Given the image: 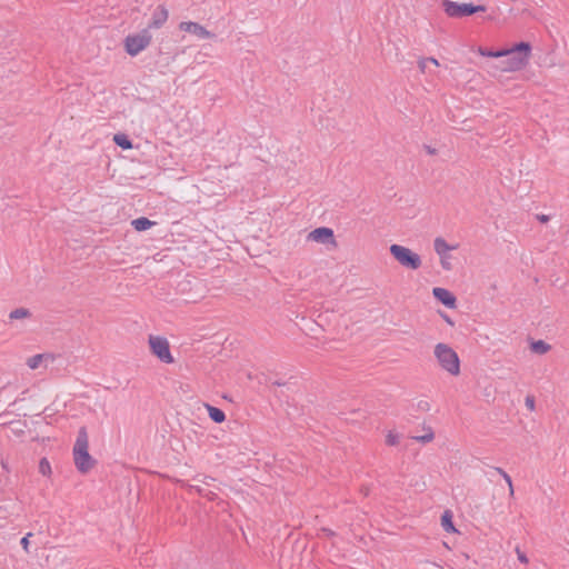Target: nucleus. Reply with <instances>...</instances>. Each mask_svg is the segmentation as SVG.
Segmentation results:
<instances>
[{"label":"nucleus","instance_id":"29","mask_svg":"<svg viewBox=\"0 0 569 569\" xmlns=\"http://www.w3.org/2000/svg\"><path fill=\"white\" fill-rule=\"evenodd\" d=\"M517 551V556H518V560L522 563H528L529 562V559L528 557L526 556L525 552L520 551L519 548L516 549Z\"/></svg>","mask_w":569,"mask_h":569},{"label":"nucleus","instance_id":"11","mask_svg":"<svg viewBox=\"0 0 569 569\" xmlns=\"http://www.w3.org/2000/svg\"><path fill=\"white\" fill-rule=\"evenodd\" d=\"M168 19V10L163 4H159L153 11L152 18L146 29H159Z\"/></svg>","mask_w":569,"mask_h":569},{"label":"nucleus","instance_id":"15","mask_svg":"<svg viewBox=\"0 0 569 569\" xmlns=\"http://www.w3.org/2000/svg\"><path fill=\"white\" fill-rule=\"evenodd\" d=\"M433 248L440 258H443V254H448V251L453 249V247L449 246L448 242L441 237L435 239Z\"/></svg>","mask_w":569,"mask_h":569},{"label":"nucleus","instance_id":"13","mask_svg":"<svg viewBox=\"0 0 569 569\" xmlns=\"http://www.w3.org/2000/svg\"><path fill=\"white\" fill-rule=\"evenodd\" d=\"M209 418L216 423H222L226 420V413L218 407L206 403Z\"/></svg>","mask_w":569,"mask_h":569},{"label":"nucleus","instance_id":"26","mask_svg":"<svg viewBox=\"0 0 569 569\" xmlns=\"http://www.w3.org/2000/svg\"><path fill=\"white\" fill-rule=\"evenodd\" d=\"M449 258H450L449 254H443V258H440V264H441V267L445 270H451L452 269V266H451V263L449 261Z\"/></svg>","mask_w":569,"mask_h":569},{"label":"nucleus","instance_id":"4","mask_svg":"<svg viewBox=\"0 0 569 569\" xmlns=\"http://www.w3.org/2000/svg\"><path fill=\"white\" fill-rule=\"evenodd\" d=\"M441 8L449 18L453 19H461L487 11L485 4H475L472 2L459 3L451 0H442Z\"/></svg>","mask_w":569,"mask_h":569},{"label":"nucleus","instance_id":"38","mask_svg":"<svg viewBox=\"0 0 569 569\" xmlns=\"http://www.w3.org/2000/svg\"><path fill=\"white\" fill-rule=\"evenodd\" d=\"M361 490L363 491V493H365L366 496H367V495H368V492H369L368 488H366L365 490H363V489H361Z\"/></svg>","mask_w":569,"mask_h":569},{"label":"nucleus","instance_id":"14","mask_svg":"<svg viewBox=\"0 0 569 569\" xmlns=\"http://www.w3.org/2000/svg\"><path fill=\"white\" fill-rule=\"evenodd\" d=\"M153 224H156L154 221H151L149 218L147 217H139L137 219H133L131 221V226L134 228V230L137 231H146L148 229H150Z\"/></svg>","mask_w":569,"mask_h":569},{"label":"nucleus","instance_id":"24","mask_svg":"<svg viewBox=\"0 0 569 569\" xmlns=\"http://www.w3.org/2000/svg\"><path fill=\"white\" fill-rule=\"evenodd\" d=\"M386 443L388 446H397L399 443V435L392 431H389L386 436Z\"/></svg>","mask_w":569,"mask_h":569},{"label":"nucleus","instance_id":"22","mask_svg":"<svg viewBox=\"0 0 569 569\" xmlns=\"http://www.w3.org/2000/svg\"><path fill=\"white\" fill-rule=\"evenodd\" d=\"M44 357H46V355H43V353L34 355L28 359L27 365L31 369H37L40 366V363L42 362Z\"/></svg>","mask_w":569,"mask_h":569},{"label":"nucleus","instance_id":"10","mask_svg":"<svg viewBox=\"0 0 569 569\" xmlns=\"http://www.w3.org/2000/svg\"><path fill=\"white\" fill-rule=\"evenodd\" d=\"M180 30L192 33L199 38L207 39L212 38L213 33L208 31L204 27L199 24L198 22L192 21H183L179 24Z\"/></svg>","mask_w":569,"mask_h":569},{"label":"nucleus","instance_id":"32","mask_svg":"<svg viewBox=\"0 0 569 569\" xmlns=\"http://www.w3.org/2000/svg\"><path fill=\"white\" fill-rule=\"evenodd\" d=\"M426 63H427V59H420L418 61V67L421 72H426Z\"/></svg>","mask_w":569,"mask_h":569},{"label":"nucleus","instance_id":"17","mask_svg":"<svg viewBox=\"0 0 569 569\" xmlns=\"http://www.w3.org/2000/svg\"><path fill=\"white\" fill-rule=\"evenodd\" d=\"M113 142L123 150L132 148V141L129 136L124 133H116L113 136Z\"/></svg>","mask_w":569,"mask_h":569},{"label":"nucleus","instance_id":"6","mask_svg":"<svg viewBox=\"0 0 569 569\" xmlns=\"http://www.w3.org/2000/svg\"><path fill=\"white\" fill-rule=\"evenodd\" d=\"M151 40L152 36L148 29H143L139 33L128 34L123 40L124 51L129 56L136 57L151 43Z\"/></svg>","mask_w":569,"mask_h":569},{"label":"nucleus","instance_id":"3","mask_svg":"<svg viewBox=\"0 0 569 569\" xmlns=\"http://www.w3.org/2000/svg\"><path fill=\"white\" fill-rule=\"evenodd\" d=\"M435 356L440 367L452 376L460 373V359L458 353L447 343L439 342L435 347Z\"/></svg>","mask_w":569,"mask_h":569},{"label":"nucleus","instance_id":"9","mask_svg":"<svg viewBox=\"0 0 569 569\" xmlns=\"http://www.w3.org/2000/svg\"><path fill=\"white\" fill-rule=\"evenodd\" d=\"M432 296L447 308L455 309L457 307L456 296L446 288L435 287L432 289Z\"/></svg>","mask_w":569,"mask_h":569},{"label":"nucleus","instance_id":"28","mask_svg":"<svg viewBox=\"0 0 569 569\" xmlns=\"http://www.w3.org/2000/svg\"><path fill=\"white\" fill-rule=\"evenodd\" d=\"M32 536L31 532L27 533L20 541L22 548L28 552V547H29V538Z\"/></svg>","mask_w":569,"mask_h":569},{"label":"nucleus","instance_id":"8","mask_svg":"<svg viewBox=\"0 0 569 569\" xmlns=\"http://www.w3.org/2000/svg\"><path fill=\"white\" fill-rule=\"evenodd\" d=\"M307 239L322 244H332L337 247L333 230L328 227H319L310 231Z\"/></svg>","mask_w":569,"mask_h":569},{"label":"nucleus","instance_id":"5","mask_svg":"<svg viewBox=\"0 0 569 569\" xmlns=\"http://www.w3.org/2000/svg\"><path fill=\"white\" fill-rule=\"evenodd\" d=\"M389 251L392 258L407 269L417 270L422 264L420 256L405 246L391 244Z\"/></svg>","mask_w":569,"mask_h":569},{"label":"nucleus","instance_id":"36","mask_svg":"<svg viewBox=\"0 0 569 569\" xmlns=\"http://www.w3.org/2000/svg\"><path fill=\"white\" fill-rule=\"evenodd\" d=\"M428 61H429V62H431V63H433L435 66H439L438 60H437L436 58H433V57L427 58V62H428Z\"/></svg>","mask_w":569,"mask_h":569},{"label":"nucleus","instance_id":"23","mask_svg":"<svg viewBox=\"0 0 569 569\" xmlns=\"http://www.w3.org/2000/svg\"><path fill=\"white\" fill-rule=\"evenodd\" d=\"M427 431L428 432L426 435L413 437V439L421 443H428V442L432 441L435 438L433 430L430 427H428Z\"/></svg>","mask_w":569,"mask_h":569},{"label":"nucleus","instance_id":"7","mask_svg":"<svg viewBox=\"0 0 569 569\" xmlns=\"http://www.w3.org/2000/svg\"><path fill=\"white\" fill-rule=\"evenodd\" d=\"M149 347L151 353L161 362L172 363L174 361L170 352L169 342L166 338L160 336H149Z\"/></svg>","mask_w":569,"mask_h":569},{"label":"nucleus","instance_id":"30","mask_svg":"<svg viewBox=\"0 0 569 569\" xmlns=\"http://www.w3.org/2000/svg\"><path fill=\"white\" fill-rule=\"evenodd\" d=\"M439 315H440V317H441V318H442V319H443V320H445L449 326H451V327H453V326H455L453 320H452V319H451V317H449L446 312H443V311H439Z\"/></svg>","mask_w":569,"mask_h":569},{"label":"nucleus","instance_id":"21","mask_svg":"<svg viewBox=\"0 0 569 569\" xmlns=\"http://www.w3.org/2000/svg\"><path fill=\"white\" fill-rule=\"evenodd\" d=\"M39 472L42 476H50L51 475V466H50L49 460L46 457L41 458L40 461H39Z\"/></svg>","mask_w":569,"mask_h":569},{"label":"nucleus","instance_id":"16","mask_svg":"<svg viewBox=\"0 0 569 569\" xmlns=\"http://www.w3.org/2000/svg\"><path fill=\"white\" fill-rule=\"evenodd\" d=\"M551 349V346L545 340H532L530 343V350L537 355H545Z\"/></svg>","mask_w":569,"mask_h":569},{"label":"nucleus","instance_id":"20","mask_svg":"<svg viewBox=\"0 0 569 569\" xmlns=\"http://www.w3.org/2000/svg\"><path fill=\"white\" fill-rule=\"evenodd\" d=\"M478 52L480 56L489 58H501L503 56V50L495 51L483 47H479Z\"/></svg>","mask_w":569,"mask_h":569},{"label":"nucleus","instance_id":"2","mask_svg":"<svg viewBox=\"0 0 569 569\" xmlns=\"http://www.w3.org/2000/svg\"><path fill=\"white\" fill-rule=\"evenodd\" d=\"M531 44L528 41L515 43L510 49L503 50L505 60L501 61L502 71H518L525 68L530 58Z\"/></svg>","mask_w":569,"mask_h":569},{"label":"nucleus","instance_id":"19","mask_svg":"<svg viewBox=\"0 0 569 569\" xmlns=\"http://www.w3.org/2000/svg\"><path fill=\"white\" fill-rule=\"evenodd\" d=\"M495 471H497L500 476H502V479H505V481L507 482L508 487H509V496L510 497H513V493H515V490H513V485H512V480H511V477L500 467H495L493 468Z\"/></svg>","mask_w":569,"mask_h":569},{"label":"nucleus","instance_id":"31","mask_svg":"<svg viewBox=\"0 0 569 569\" xmlns=\"http://www.w3.org/2000/svg\"><path fill=\"white\" fill-rule=\"evenodd\" d=\"M197 490H198L199 495L204 496V497H208V498H209V499H211V500L216 497V493H213V492H211V491H209V492H204V490H203V489H201V488H198Z\"/></svg>","mask_w":569,"mask_h":569},{"label":"nucleus","instance_id":"37","mask_svg":"<svg viewBox=\"0 0 569 569\" xmlns=\"http://www.w3.org/2000/svg\"><path fill=\"white\" fill-rule=\"evenodd\" d=\"M272 385H273V386L281 387V386H286V385H287V382H284V381H280V380H277V381L272 382Z\"/></svg>","mask_w":569,"mask_h":569},{"label":"nucleus","instance_id":"12","mask_svg":"<svg viewBox=\"0 0 569 569\" xmlns=\"http://www.w3.org/2000/svg\"><path fill=\"white\" fill-rule=\"evenodd\" d=\"M441 526L446 532H457L453 523V515L450 510H445L441 515Z\"/></svg>","mask_w":569,"mask_h":569},{"label":"nucleus","instance_id":"18","mask_svg":"<svg viewBox=\"0 0 569 569\" xmlns=\"http://www.w3.org/2000/svg\"><path fill=\"white\" fill-rule=\"evenodd\" d=\"M29 317H31V312H30V310H29V309H27V308H23V307H21V308H17V309L12 310V311L10 312V315H9V318H10L11 320H16V319H24V318H29Z\"/></svg>","mask_w":569,"mask_h":569},{"label":"nucleus","instance_id":"33","mask_svg":"<svg viewBox=\"0 0 569 569\" xmlns=\"http://www.w3.org/2000/svg\"><path fill=\"white\" fill-rule=\"evenodd\" d=\"M537 219L538 221H540L541 223H546L550 220V217L547 216V214H537Z\"/></svg>","mask_w":569,"mask_h":569},{"label":"nucleus","instance_id":"35","mask_svg":"<svg viewBox=\"0 0 569 569\" xmlns=\"http://www.w3.org/2000/svg\"><path fill=\"white\" fill-rule=\"evenodd\" d=\"M321 530H322V531L326 533V536H328V537H333V536L336 535V533H335V531H332V530H331V529H329V528H322Z\"/></svg>","mask_w":569,"mask_h":569},{"label":"nucleus","instance_id":"27","mask_svg":"<svg viewBox=\"0 0 569 569\" xmlns=\"http://www.w3.org/2000/svg\"><path fill=\"white\" fill-rule=\"evenodd\" d=\"M417 409L420 411H429L430 410V403L426 400H420L417 403Z\"/></svg>","mask_w":569,"mask_h":569},{"label":"nucleus","instance_id":"1","mask_svg":"<svg viewBox=\"0 0 569 569\" xmlns=\"http://www.w3.org/2000/svg\"><path fill=\"white\" fill-rule=\"evenodd\" d=\"M72 453L74 466L82 475L88 473L97 465V460L89 453L88 431L84 426L78 430Z\"/></svg>","mask_w":569,"mask_h":569},{"label":"nucleus","instance_id":"34","mask_svg":"<svg viewBox=\"0 0 569 569\" xmlns=\"http://www.w3.org/2000/svg\"><path fill=\"white\" fill-rule=\"evenodd\" d=\"M425 149L431 156H435L437 153V150L430 146L425 144Z\"/></svg>","mask_w":569,"mask_h":569},{"label":"nucleus","instance_id":"25","mask_svg":"<svg viewBox=\"0 0 569 569\" xmlns=\"http://www.w3.org/2000/svg\"><path fill=\"white\" fill-rule=\"evenodd\" d=\"M525 403H526V407H527L530 411H533V410H535V405H536L535 396H532V395H528V396L526 397Z\"/></svg>","mask_w":569,"mask_h":569}]
</instances>
